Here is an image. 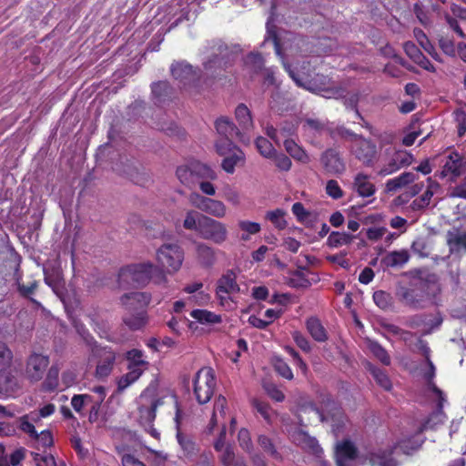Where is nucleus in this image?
Instances as JSON below:
<instances>
[{
  "label": "nucleus",
  "instance_id": "nucleus-58",
  "mask_svg": "<svg viewBox=\"0 0 466 466\" xmlns=\"http://www.w3.org/2000/svg\"><path fill=\"white\" fill-rule=\"evenodd\" d=\"M13 357V352L7 344L0 340V368L11 367Z\"/></svg>",
  "mask_w": 466,
  "mask_h": 466
},
{
  "label": "nucleus",
  "instance_id": "nucleus-1",
  "mask_svg": "<svg viewBox=\"0 0 466 466\" xmlns=\"http://www.w3.org/2000/svg\"><path fill=\"white\" fill-rule=\"evenodd\" d=\"M150 280L157 284L167 281L164 269L151 262L132 264L122 268L118 273V283L122 288L131 285L145 286Z\"/></svg>",
  "mask_w": 466,
  "mask_h": 466
},
{
  "label": "nucleus",
  "instance_id": "nucleus-14",
  "mask_svg": "<svg viewBox=\"0 0 466 466\" xmlns=\"http://www.w3.org/2000/svg\"><path fill=\"white\" fill-rule=\"evenodd\" d=\"M49 364V360L46 356L42 354L34 353L30 355L26 362L25 373L31 381L40 380Z\"/></svg>",
  "mask_w": 466,
  "mask_h": 466
},
{
  "label": "nucleus",
  "instance_id": "nucleus-10",
  "mask_svg": "<svg viewBox=\"0 0 466 466\" xmlns=\"http://www.w3.org/2000/svg\"><path fill=\"white\" fill-rule=\"evenodd\" d=\"M199 236L216 245H222L228 239V226L222 221L209 216L202 218Z\"/></svg>",
  "mask_w": 466,
  "mask_h": 466
},
{
  "label": "nucleus",
  "instance_id": "nucleus-35",
  "mask_svg": "<svg viewBox=\"0 0 466 466\" xmlns=\"http://www.w3.org/2000/svg\"><path fill=\"white\" fill-rule=\"evenodd\" d=\"M197 254L200 262L205 266H211L216 260L215 249L205 243L197 245Z\"/></svg>",
  "mask_w": 466,
  "mask_h": 466
},
{
  "label": "nucleus",
  "instance_id": "nucleus-12",
  "mask_svg": "<svg viewBox=\"0 0 466 466\" xmlns=\"http://www.w3.org/2000/svg\"><path fill=\"white\" fill-rule=\"evenodd\" d=\"M97 356L99 358L95 375L99 380L107 378L113 369L116 359V352L110 348H101L97 350Z\"/></svg>",
  "mask_w": 466,
  "mask_h": 466
},
{
  "label": "nucleus",
  "instance_id": "nucleus-54",
  "mask_svg": "<svg viewBox=\"0 0 466 466\" xmlns=\"http://www.w3.org/2000/svg\"><path fill=\"white\" fill-rule=\"evenodd\" d=\"M380 326L385 332L393 336H399L404 340H408L411 337L410 332L406 331L394 324L383 321L380 323Z\"/></svg>",
  "mask_w": 466,
  "mask_h": 466
},
{
  "label": "nucleus",
  "instance_id": "nucleus-64",
  "mask_svg": "<svg viewBox=\"0 0 466 466\" xmlns=\"http://www.w3.org/2000/svg\"><path fill=\"white\" fill-rule=\"evenodd\" d=\"M33 460L35 462L36 466H52L55 465V458L51 454H41V453H32Z\"/></svg>",
  "mask_w": 466,
  "mask_h": 466
},
{
  "label": "nucleus",
  "instance_id": "nucleus-22",
  "mask_svg": "<svg viewBox=\"0 0 466 466\" xmlns=\"http://www.w3.org/2000/svg\"><path fill=\"white\" fill-rule=\"evenodd\" d=\"M171 75L184 86L195 79L192 66L186 62H175L170 67Z\"/></svg>",
  "mask_w": 466,
  "mask_h": 466
},
{
  "label": "nucleus",
  "instance_id": "nucleus-34",
  "mask_svg": "<svg viewBox=\"0 0 466 466\" xmlns=\"http://www.w3.org/2000/svg\"><path fill=\"white\" fill-rule=\"evenodd\" d=\"M244 160V154L240 149H235L231 153L225 156L222 161V168L228 174L235 171V167Z\"/></svg>",
  "mask_w": 466,
  "mask_h": 466
},
{
  "label": "nucleus",
  "instance_id": "nucleus-29",
  "mask_svg": "<svg viewBox=\"0 0 466 466\" xmlns=\"http://www.w3.org/2000/svg\"><path fill=\"white\" fill-rule=\"evenodd\" d=\"M306 326L309 333L315 340L324 342L328 339L327 331L318 318L311 317L308 319Z\"/></svg>",
  "mask_w": 466,
  "mask_h": 466
},
{
  "label": "nucleus",
  "instance_id": "nucleus-60",
  "mask_svg": "<svg viewBox=\"0 0 466 466\" xmlns=\"http://www.w3.org/2000/svg\"><path fill=\"white\" fill-rule=\"evenodd\" d=\"M258 442L260 445V447L264 450V451L268 453L270 456L276 459L279 458V454L277 449L275 448V445L268 437L265 435H260L258 439Z\"/></svg>",
  "mask_w": 466,
  "mask_h": 466
},
{
  "label": "nucleus",
  "instance_id": "nucleus-43",
  "mask_svg": "<svg viewBox=\"0 0 466 466\" xmlns=\"http://www.w3.org/2000/svg\"><path fill=\"white\" fill-rule=\"evenodd\" d=\"M177 438L181 449L184 451L185 456L192 457L198 451L197 444L193 439L189 436L184 435L181 432L177 433Z\"/></svg>",
  "mask_w": 466,
  "mask_h": 466
},
{
  "label": "nucleus",
  "instance_id": "nucleus-56",
  "mask_svg": "<svg viewBox=\"0 0 466 466\" xmlns=\"http://www.w3.org/2000/svg\"><path fill=\"white\" fill-rule=\"evenodd\" d=\"M370 370L373 378L375 379V380L380 387H382L383 389H385L387 390H390V388H391L390 380L384 371H382L381 370L375 368V367H370Z\"/></svg>",
  "mask_w": 466,
  "mask_h": 466
},
{
  "label": "nucleus",
  "instance_id": "nucleus-55",
  "mask_svg": "<svg viewBox=\"0 0 466 466\" xmlns=\"http://www.w3.org/2000/svg\"><path fill=\"white\" fill-rule=\"evenodd\" d=\"M33 439L35 440L38 449L49 448L54 443L53 435L49 431H42L39 434L35 432V435H34Z\"/></svg>",
  "mask_w": 466,
  "mask_h": 466
},
{
  "label": "nucleus",
  "instance_id": "nucleus-33",
  "mask_svg": "<svg viewBox=\"0 0 466 466\" xmlns=\"http://www.w3.org/2000/svg\"><path fill=\"white\" fill-rule=\"evenodd\" d=\"M235 116L239 127L243 130H249L253 127V121L250 111L244 104H239L235 110Z\"/></svg>",
  "mask_w": 466,
  "mask_h": 466
},
{
  "label": "nucleus",
  "instance_id": "nucleus-23",
  "mask_svg": "<svg viewBox=\"0 0 466 466\" xmlns=\"http://www.w3.org/2000/svg\"><path fill=\"white\" fill-rule=\"evenodd\" d=\"M418 178V175L414 172H403L400 176L390 178L386 182V191H397L398 189L406 187L409 185L414 183Z\"/></svg>",
  "mask_w": 466,
  "mask_h": 466
},
{
  "label": "nucleus",
  "instance_id": "nucleus-45",
  "mask_svg": "<svg viewBox=\"0 0 466 466\" xmlns=\"http://www.w3.org/2000/svg\"><path fill=\"white\" fill-rule=\"evenodd\" d=\"M414 35L420 46L429 53L435 60H439V55L434 46L431 44L428 37L421 29H414Z\"/></svg>",
  "mask_w": 466,
  "mask_h": 466
},
{
  "label": "nucleus",
  "instance_id": "nucleus-49",
  "mask_svg": "<svg viewBox=\"0 0 466 466\" xmlns=\"http://www.w3.org/2000/svg\"><path fill=\"white\" fill-rule=\"evenodd\" d=\"M222 197L232 206L238 207L241 203V196L239 191L230 185H226L223 187Z\"/></svg>",
  "mask_w": 466,
  "mask_h": 466
},
{
  "label": "nucleus",
  "instance_id": "nucleus-57",
  "mask_svg": "<svg viewBox=\"0 0 466 466\" xmlns=\"http://www.w3.org/2000/svg\"><path fill=\"white\" fill-rule=\"evenodd\" d=\"M217 49L218 54H215L211 58L204 63L205 69L210 70L214 67L220 66L222 61L219 56H224L225 53L228 51V48L224 45H219Z\"/></svg>",
  "mask_w": 466,
  "mask_h": 466
},
{
  "label": "nucleus",
  "instance_id": "nucleus-2",
  "mask_svg": "<svg viewBox=\"0 0 466 466\" xmlns=\"http://www.w3.org/2000/svg\"><path fill=\"white\" fill-rule=\"evenodd\" d=\"M284 67L289 76L299 87L309 90L312 93L322 94L326 98L339 99L343 96L344 88L341 86H331L330 78L323 75H315L309 77L305 73L295 72L289 65L284 63Z\"/></svg>",
  "mask_w": 466,
  "mask_h": 466
},
{
  "label": "nucleus",
  "instance_id": "nucleus-44",
  "mask_svg": "<svg viewBox=\"0 0 466 466\" xmlns=\"http://www.w3.org/2000/svg\"><path fill=\"white\" fill-rule=\"evenodd\" d=\"M286 212L283 209L277 208L268 211L266 218L268 219L278 229H284L288 223L285 219Z\"/></svg>",
  "mask_w": 466,
  "mask_h": 466
},
{
  "label": "nucleus",
  "instance_id": "nucleus-17",
  "mask_svg": "<svg viewBox=\"0 0 466 466\" xmlns=\"http://www.w3.org/2000/svg\"><path fill=\"white\" fill-rule=\"evenodd\" d=\"M357 450L350 441L338 442L336 445L337 466H353V460L356 458Z\"/></svg>",
  "mask_w": 466,
  "mask_h": 466
},
{
  "label": "nucleus",
  "instance_id": "nucleus-30",
  "mask_svg": "<svg viewBox=\"0 0 466 466\" xmlns=\"http://www.w3.org/2000/svg\"><path fill=\"white\" fill-rule=\"evenodd\" d=\"M202 218H207V215L199 213L194 209L187 210L183 220V228L187 230L196 231L199 235Z\"/></svg>",
  "mask_w": 466,
  "mask_h": 466
},
{
  "label": "nucleus",
  "instance_id": "nucleus-8",
  "mask_svg": "<svg viewBox=\"0 0 466 466\" xmlns=\"http://www.w3.org/2000/svg\"><path fill=\"white\" fill-rule=\"evenodd\" d=\"M350 153L368 167H374L379 157L376 143L363 136L356 137V141L351 143Z\"/></svg>",
  "mask_w": 466,
  "mask_h": 466
},
{
  "label": "nucleus",
  "instance_id": "nucleus-47",
  "mask_svg": "<svg viewBox=\"0 0 466 466\" xmlns=\"http://www.w3.org/2000/svg\"><path fill=\"white\" fill-rule=\"evenodd\" d=\"M16 423L17 427L31 438L35 435L36 431L34 425L35 421H33V418L31 417V412L18 418Z\"/></svg>",
  "mask_w": 466,
  "mask_h": 466
},
{
  "label": "nucleus",
  "instance_id": "nucleus-11",
  "mask_svg": "<svg viewBox=\"0 0 466 466\" xmlns=\"http://www.w3.org/2000/svg\"><path fill=\"white\" fill-rule=\"evenodd\" d=\"M239 291L237 283V277L234 272L228 271L218 280L217 284V296L220 300V304L224 305L229 299V296Z\"/></svg>",
  "mask_w": 466,
  "mask_h": 466
},
{
  "label": "nucleus",
  "instance_id": "nucleus-39",
  "mask_svg": "<svg viewBox=\"0 0 466 466\" xmlns=\"http://www.w3.org/2000/svg\"><path fill=\"white\" fill-rule=\"evenodd\" d=\"M353 238V236L346 232L333 231L329 234L327 243L331 248H339L350 244Z\"/></svg>",
  "mask_w": 466,
  "mask_h": 466
},
{
  "label": "nucleus",
  "instance_id": "nucleus-3",
  "mask_svg": "<svg viewBox=\"0 0 466 466\" xmlns=\"http://www.w3.org/2000/svg\"><path fill=\"white\" fill-rule=\"evenodd\" d=\"M399 301L413 310L424 309L428 302L427 284L421 278H414L409 287H400L397 290Z\"/></svg>",
  "mask_w": 466,
  "mask_h": 466
},
{
  "label": "nucleus",
  "instance_id": "nucleus-28",
  "mask_svg": "<svg viewBox=\"0 0 466 466\" xmlns=\"http://www.w3.org/2000/svg\"><path fill=\"white\" fill-rule=\"evenodd\" d=\"M391 450H378L370 452L369 461L371 466H397L396 461L391 456Z\"/></svg>",
  "mask_w": 466,
  "mask_h": 466
},
{
  "label": "nucleus",
  "instance_id": "nucleus-26",
  "mask_svg": "<svg viewBox=\"0 0 466 466\" xmlns=\"http://www.w3.org/2000/svg\"><path fill=\"white\" fill-rule=\"evenodd\" d=\"M462 161L458 153H451L443 166L441 172L440 173L441 177H445L451 175L453 177H457L461 174Z\"/></svg>",
  "mask_w": 466,
  "mask_h": 466
},
{
  "label": "nucleus",
  "instance_id": "nucleus-31",
  "mask_svg": "<svg viewBox=\"0 0 466 466\" xmlns=\"http://www.w3.org/2000/svg\"><path fill=\"white\" fill-rule=\"evenodd\" d=\"M284 147L291 157L295 160L299 161L303 164H307L310 161V158L307 152L299 147L294 140L286 139L284 141Z\"/></svg>",
  "mask_w": 466,
  "mask_h": 466
},
{
  "label": "nucleus",
  "instance_id": "nucleus-61",
  "mask_svg": "<svg viewBox=\"0 0 466 466\" xmlns=\"http://www.w3.org/2000/svg\"><path fill=\"white\" fill-rule=\"evenodd\" d=\"M274 369L283 378L287 380L293 379V373L289 366L281 359L276 358L274 360Z\"/></svg>",
  "mask_w": 466,
  "mask_h": 466
},
{
  "label": "nucleus",
  "instance_id": "nucleus-20",
  "mask_svg": "<svg viewBox=\"0 0 466 466\" xmlns=\"http://www.w3.org/2000/svg\"><path fill=\"white\" fill-rule=\"evenodd\" d=\"M126 360L127 361V370H136L141 375L149 367V362L146 360L144 352L137 349L128 350L126 353Z\"/></svg>",
  "mask_w": 466,
  "mask_h": 466
},
{
  "label": "nucleus",
  "instance_id": "nucleus-15",
  "mask_svg": "<svg viewBox=\"0 0 466 466\" xmlns=\"http://www.w3.org/2000/svg\"><path fill=\"white\" fill-rule=\"evenodd\" d=\"M150 299L148 293L135 291L124 294L120 298V302L128 312H138L145 311L144 309L148 305Z\"/></svg>",
  "mask_w": 466,
  "mask_h": 466
},
{
  "label": "nucleus",
  "instance_id": "nucleus-42",
  "mask_svg": "<svg viewBox=\"0 0 466 466\" xmlns=\"http://www.w3.org/2000/svg\"><path fill=\"white\" fill-rule=\"evenodd\" d=\"M368 348L370 352L377 358L382 364L390 365V357L389 356L387 350L377 341L368 340Z\"/></svg>",
  "mask_w": 466,
  "mask_h": 466
},
{
  "label": "nucleus",
  "instance_id": "nucleus-4",
  "mask_svg": "<svg viewBox=\"0 0 466 466\" xmlns=\"http://www.w3.org/2000/svg\"><path fill=\"white\" fill-rule=\"evenodd\" d=\"M216 379L211 368L204 367L193 378V394L198 404H205L214 394Z\"/></svg>",
  "mask_w": 466,
  "mask_h": 466
},
{
  "label": "nucleus",
  "instance_id": "nucleus-48",
  "mask_svg": "<svg viewBox=\"0 0 466 466\" xmlns=\"http://www.w3.org/2000/svg\"><path fill=\"white\" fill-rule=\"evenodd\" d=\"M141 374L136 370H128L126 374L122 375L117 380V390L119 391L125 390L134 382H136Z\"/></svg>",
  "mask_w": 466,
  "mask_h": 466
},
{
  "label": "nucleus",
  "instance_id": "nucleus-7",
  "mask_svg": "<svg viewBox=\"0 0 466 466\" xmlns=\"http://www.w3.org/2000/svg\"><path fill=\"white\" fill-rule=\"evenodd\" d=\"M176 175L178 180L186 187L192 188L202 178H215V173L208 167L200 163H192L190 166H180Z\"/></svg>",
  "mask_w": 466,
  "mask_h": 466
},
{
  "label": "nucleus",
  "instance_id": "nucleus-46",
  "mask_svg": "<svg viewBox=\"0 0 466 466\" xmlns=\"http://www.w3.org/2000/svg\"><path fill=\"white\" fill-rule=\"evenodd\" d=\"M288 284L296 289H306L310 286V281L306 278L304 273L300 270H296L291 273Z\"/></svg>",
  "mask_w": 466,
  "mask_h": 466
},
{
  "label": "nucleus",
  "instance_id": "nucleus-24",
  "mask_svg": "<svg viewBox=\"0 0 466 466\" xmlns=\"http://www.w3.org/2000/svg\"><path fill=\"white\" fill-rule=\"evenodd\" d=\"M410 253L407 249L393 250L382 258V264L387 268H401L410 260Z\"/></svg>",
  "mask_w": 466,
  "mask_h": 466
},
{
  "label": "nucleus",
  "instance_id": "nucleus-19",
  "mask_svg": "<svg viewBox=\"0 0 466 466\" xmlns=\"http://www.w3.org/2000/svg\"><path fill=\"white\" fill-rule=\"evenodd\" d=\"M352 189L362 198H370L376 192L375 185L370 181V176L363 172L354 176Z\"/></svg>",
  "mask_w": 466,
  "mask_h": 466
},
{
  "label": "nucleus",
  "instance_id": "nucleus-27",
  "mask_svg": "<svg viewBox=\"0 0 466 466\" xmlns=\"http://www.w3.org/2000/svg\"><path fill=\"white\" fill-rule=\"evenodd\" d=\"M215 127L218 134L224 137H234L240 136V132L236 125L227 116H220L215 122Z\"/></svg>",
  "mask_w": 466,
  "mask_h": 466
},
{
  "label": "nucleus",
  "instance_id": "nucleus-21",
  "mask_svg": "<svg viewBox=\"0 0 466 466\" xmlns=\"http://www.w3.org/2000/svg\"><path fill=\"white\" fill-rule=\"evenodd\" d=\"M403 48L406 55L418 66L430 72L435 71L434 66L414 43L406 42L403 45Z\"/></svg>",
  "mask_w": 466,
  "mask_h": 466
},
{
  "label": "nucleus",
  "instance_id": "nucleus-63",
  "mask_svg": "<svg viewBox=\"0 0 466 466\" xmlns=\"http://www.w3.org/2000/svg\"><path fill=\"white\" fill-rule=\"evenodd\" d=\"M326 193L333 199H339L343 197V190L337 180L330 179L326 184Z\"/></svg>",
  "mask_w": 466,
  "mask_h": 466
},
{
  "label": "nucleus",
  "instance_id": "nucleus-37",
  "mask_svg": "<svg viewBox=\"0 0 466 466\" xmlns=\"http://www.w3.org/2000/svg\"><path fill=\"white\" fill-rule=\"evenodd\" d=\"M123 320L125 324L131 329H139L147 323L146 312L138 311L136 314H133V312H128V314L123 318Z\"/></svg>",
  "mask_w": 466,
  "mask_h": 466
},
{
  "label": "nucleus",
  "instance_id": "nucleus-62",
  "mask_svg": "<svg viewBox=\"0 0 466 466\" xmlns=\"http://www.w3.org/2000/svg\"><path fill=\"white\" fill-rule=\"evenodd\" d=\"M340 98H344V105L347 108L352 109L355 111L356 116L362 119V116L360 115V111L357 108V105L360 100V95L358 93H351L347 96H345V92L343 93V96Z\"/></svg>",
  "mask_w": 466,
  "mask_h": 466
},
{
  "label": "nucleus",
  "instance_id": "nucleus-59",
  "mask_svg": "<svg viewBox=\"0 0 466 466\" xmlns=\"http://www.w3.org/2000/svg\"><path fill=\"white\" fill-rule=\"evenodd\" d=\"M55 411L56 406L52 403H48L38 410L31 411V417L33 418V421H35V423H38L42 418L49 417L54 414Z\"/></svg>",
  "mask_w": 466,
  "mask_h": 466
},
{
  "label": "nucleus",
  "instance_id": "nucleus-25",
  "mask_svg": "<svg viewBox=\"0 0 466 466\" xmlns=\"http://www.w3.org/2000/svg\"><path fill=\"white\" fill-rule=\"evenodd\" d=\"M10 368H0V392L13 393L19 388L17 380Z\"/></svg>",
  "mask_w": 466,
  "mask_h": 466
},
{
  "label": "nucleus",
  "instance_id": "nucleus-52",
  "mask_svg": "<svg viewBox=\"0 0 466 466\" xmlns=\"http://www.w3.org/2000/svg\"><path fill=\"white\" fill-rule=\"evenodd\" d=\"M232 137H221L219 139L217 140L215 147L217 152L220 156H227L228 154L231 153L235 149H238L231 141Z\"/></svg>",
  "mask_w": 466,
  "mask_h": 466
},
{
  "label": "nucleus",
  "instance_id": "nucleus-18",
  "mask_svg": "<svg viewBox=\"0 0 466 466\" xmlns=\"http://www.w3.org/2000/svg\"><path fill=\"white\" fill-rule=\"evenodd\" d=\"M291 438L295 444L313 455L319 456L322 452L318 441L303 431L293 432Z\"/></svg>",
  "mask_w": 466,
  "mask_h": 466
},
{
  "label": "nucleus",
  "instance_id": "nucleus-38",
  "mask_svg": "<svg viewBox=\"0 0 466 466\" xmlns=\"http://www.w3.org/2000/svg\"><path fill=\"white\" fill-rule=\"evenodd\" d=\"M152 95L157 103H161L171 94L172 88L168 82L159 81L152 84Z\"/></svg>",
  "mask_w": 466,
  "mask_h": 466
},
{
  "label": "nucleus",
  "instance_id": "nucleus-16",
  "mask_svg": "<svg viewBox=\"0 0 466 466\" xmlns=\"http://www.w3.org/2000/svg\"><path fill=\"white\" fill-rule=\"evenodd\" d=\"M441 190L440 184L429 177L427 179V187L423 194L415 198L410 205L409 208L412 211H420L425 209L431 202L434 195Z\"/></svg>",
  "mask_w": 466,
  "mask_h": 466
},
{
  "label": "nucleus",
  "instance_id": "nucleus-51",
  "mask_svg": "<svg viewBox=\"0 0 466 466\" xmlns=\"http://www.w3.org/2000/svg\"><path fill=\"white\" fill-rule=\"evenodd\" d=\"M434 391L439 395V410L436 412L432 413L431 416L425 421V423L422 425V430H428L432 427V425L431 424L432 419H436L438 422H442L444 418V413L442 411V401L444 400L442 397V392L437 388L434 389Z\"/></svg>",
  "mask_w": 466,
  "mask_h": 466
},
{
  "label": "nucleus",
  "instance_id": "nucleus-32",
  "mask_svg": "<svg viewBox=\"0 0 466 466\" xmlns=\"http://www.w3.org/2000/svg\"><path fill=\"white\" fill-rule=\"evenodd\" d=\"M227 409V400L224 396L219 395L215 400L213 412L209 423V431H211L214 427L220 422V419H224Z\"/></svg>",
  "mask_w": 466,
  "mask_h": 466
},
{
  "label": "nucleus",
  "instance_id": "nucleus-13",
  "mask_svg": "<svg viewBox=\"0 0 466 466\" xmlns=\"http://www.w3.org/2000/svg\"><path fill=\"white\" fill-rule=\"evenodd\" d=\"M320 162L329 175H339L346 169L345 162L339 152L333 148H329L321 154Z\"/></svg>",
  "mask_w": 466,
  "mask_h": 466
},
{
  "label": "nucleus",
  "instance_id": "nucleus-36",
  "mask_svg": "<svg viewBox=\"0 0 466 466\" xmlns=\"http://www.w3.org/2000/svg\"><path fill=\"white\" fill-rule=\"evenodd\" d=\"M190 316L201 324H216L221 322V317L206 309H194Z\"/></svg>",
  "mask_w": 466,
  "mask_h": 466
},
{
  "label": "nucleus",
  "instance_id": "nucleus-41",
  "mask_svg": "<svg viewBox=\"0 0 466 466\" xmlns=\"http://www.w3.org/2000/svg\"><path fill=\"white\" fill-rule=\"evenodd\" d=\"M25 449H17L9 455L0 456V466H19L25 459Z\"/></svg>",
  "mask_w": 466,
  "mask_h": 466
},
{
  "label": "nucleus",
  "instance_id": "nucleus-40",
  "mask_svg": "<svg viewBox=\"0 0 466 466\" xmlns=\"http://www.w3.org/2000/svg\"><path fill=\"white\" fill-rule=\"evenodd\" d=\"M447 244L451 251L466 248V232L449 231L447 234Z\"/></svg>",
  "mask_w": 466,
  "mask_h": 466
},
{
  "label": "nucleus",
  "instance_id": "nucleus-50",
  "mask_svg": "<svg viewBox=\"0 0 466 466\" xmlns=\"http://www.w3.org/2000/svg\"><path fill=\"white\" fill-rule=\"evenodd\" d=\"M256 147L258 152L267 158H271L276 153L272 144L265 137H258L256 139Z\"/></svg>",
  "mask_w": 466,
  "mask_h": 466
},
{
  "label": "nucleus",
  "instance_id": "nucleus-6",
  "mask_svg": "<svg viewBox=\"0 0 466 466\" xmlns=\"http://www.w3.org/2000/svg\"><path fill=\"white\" fill-rule=\"evenodd\" d=\"M156 258L159 268H166L168 273L177 272L184 260V252L176 243L163 244L157 250Z\"/></svg>",
  "mask_w": 466,
  "mask_h": 466
},
{
  "label": "nucleus",
  "instance_id": "nucleus-5",
  "mask_svg": "<svg viewBox=\"0 0 466 466\" xmlns=\"http://www.w3.org/2000/svg\"><path fill=\"white\" fill-rule=\"evenodd\" d=\"M412 155L405 150L388 147L384 151L381 165L377 174L380 177L391 175L412 163Z\"/></svg>",
  "mask_w": 466,
  "mask_h": 466
},
{
  "label": "nucleus",
  "instance_id": "nucleus-53",
  "mask_svg": "<svg viewBox=\"0 0 466 466\" xmlns=\"http://www.w3.org/2000/svg\"><path fill=\"white\" fill-rule=\"evenodd\" d=\"M373 300L381 309H389L392 305V298L390 294L383 290L375 291L373 294Z\"/></svg>",
  "mask_w": 466,
  "mask_h": 466
},
{
  "label": "nucleus",
  "instance_id": "nucleus-9",
  "mask_svg": "<svg viewBox=\"0 0 466 466\" xmlns=\"http://www.w3.org/2000/svg\"><path fill=\"white\" fill-rule=\"evenodd\" d=\"M188 200L194 208L213 218H223L228 213V208L223 201L202 196L197 192H192Z\"/></svg>",
  "mask_w": 466,
  "mask_h": 466
}]
</instances>
